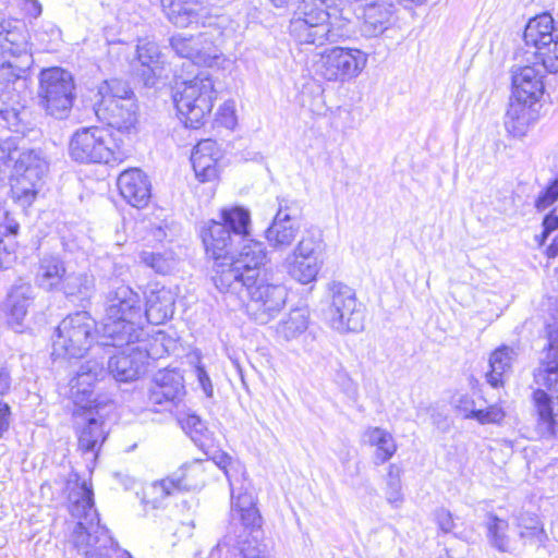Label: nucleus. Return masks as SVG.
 I'll use <instances>...</instances> for the list:
<instances>
[{"instance_id":"f257e3e1","label":"nucleus","mask_w":558,"mask_h":558,"mask_svg":"<svg viewBox=\"0 0 558 558\" xmlns=\"http://www.w3.org/2000/svg\"><path fill=\"white\" fill-rule=\"evenodd\" d=\"M70 513L77 520L72 532V543L85 558H123L124 551L100 526L94 505L92 485L83 482L69 495Z\"/></svg>"},{"instance_id":"f03ea898","label":"nucleus","mask_w":558,"mask_h":558,"mask_svg":"<svg viewBox=\"0 0 558 558\" xmlns=\"http://www.w3.org/2000/svg\"><path fill=\"white\" fill-rule=\"evenodd\" d=\"M143 308L141 295L128 286L109 291L98 344L121 348L143 341Z\"/></svg>"},{"instance_id":"7ed1b4c3","label":"nucleus","mask_w":558,"mask_h":558,"mask_svg":"<svg viewBox=\"0 0 558 558\" xmlns=\"http://www.w3.org/2000/svg\"><path fill=\"white\" fill-rule=\"evenodd\" d=\"M339 10L328 0H301L290 20L289 34L301 48L312 50L345 36Z\"/></svg>"},{"instance_id":"20e7f679","label":"nucleus","mask_w":558,"mask_h":558,"mask_svg":"<svg viewBox=\"0 0 558 558\" xmlns=\"http://www.w3.org/2000/svg\"><path fill=\"white\" fill-rule=\"evenodd\" d=\"M262 515L256 508L254 496L241 490L231 497V509L227 530L211 550L219 556L222 548L241 555L243 558H267L262 555Z\"/></svg>"},{"instance_id":"39448f33","label":"nucleus","mask_w":558,"mask_h":558,"mask_svg":"<svg viewBox=\"0 0 558 558\" xmlns=\"http://www.w3.org/2000/svg\"><path fill=\"white\" fill-rule=\"evenodd\" d=\"M250 225L247 209L239 206L221 209L219 220H209L201 230L206 254L216 264L229 259L235 246L250 236Z\"/></svg>"},{"instance_id":"423d86ee","label":"nucleus","mask_w":558,"mask_h":558,"mask_svg":"<svg viewBox=\"0 0 558 558\" xmlns=\"http://www.w3.org/2000/svg\"><path fill=\"white\" fill-rule=\"evenodd\" d=\"M13 162L11 190L24 203H31L37 186L48 170V163L40 150L17 149L0 146V173L7 172Z\"/></svg>"},{"instance_id":"0eeeda50","label":"nucleus","mask_w":558,"mask_h":558,"mask_svg":"<svg viewBox=\"0 0 558 558\" xmlns=\"http://www.w3.org/2000/svg\"><path fill=\"white\" fill-rule=\"evenodd\" d=\"M246 241L247 244L235 258L231 257L230 263L222 260L215 265L213 281L219 291L241 294L245 283L263 277L260 269L267 262L264 244L248 239Z\"/></svg>"},{"instance_id":"6e6552de","label":"nucleus","mask_w":558,"mask_h":558,"mask_svg":"<svg viewBox=\"0 0 558 558\" xmlns=\"http://www.w3.org/2000/svg\"><path fill=\"white\" fill-rule=\"evenodd\" d=\"M122 144L109 129L84 126L72 134L69 155L78 163H118L125 157Z\"/></svg>"},{"instance_id":"1a4fd4ad","label":"nucleus","mask_w":558,"mask_h":558,"mask_svg":"<svg viewBox=\"0 0 558 558\" xmlns=\"http://www.w3.org/2000/svg\"><path fill=\"white\" fill-rule=\"evenodd\" d=\"M217 92L213 78L205 72L177 86L173 101L180 120L186 128L198 129L211 112Z\"/></svg>"},{"instance_id":"9d476101","label":"nucleus","mask_w":558,"mask_h":558,"mask_svg":"<svg viewBox=\"0 0 558 558\" xmlns=\"http://www.w3.org/2000/svg\"><path fill=\"white\" fill-rule=\"evenodd\" d=\"M97 324L88 312L68 315L57 326L52 336V356L82 357L97 338Z\"/></svg>"},{"instance_id":"9b49d317","label":"nucleus","mask_w":558,"mask_h":558,"mask_svg":"<svg viewBox=\"0 0 558 558\" xmlns=\"http://www.w3.org/2000/svg\"><path fill=\"white\" fill-rule=\"evenodd\" d=\"M74 82L61 68L44 69L39 74L38 98L46 112L54 118L68 117L74 99Z\"/></svg>"},{"instance_id":"f8f14e48","label":"nucleus","mask_w":558,"mask_h":558,"mask_svg":"<svg viewBox=\"0 0 558 558\" xmlns=\"http://www.w3.org/2000/svg\"><path fill=\"white\" fill-rule=\"evenodd\" d=\"M243 292L246 293V312L259 325L271 322L286 306L288 291L284 286L269 282L265 275L245 283Z\"/></svg>"},{"instance_id":"ddd939ff","label":"nucleus","mask_w":558,"mask_h":558,"mask_svg":"<svg viewBox=\"0 0 558 558\" xmlns=\"http://www.w3.org/2000/svg\"><path fill=\"white\" fill-rule=\"evenodd\" d=\"M367 54L360 49L335 47L325 51L313 68L317 76L329 82H345L360 75Z\"/></svg>"},{"instance_id":"4468645a","label":"nucleus","mask_w":558,"mask_h":558,"mask_svg":"<svg viewBox=\"0 0 558 558\" xmlns=\"http://www.w3.org/2000/svg\"><path fill=\"white\" fill-rule=\"evenodd\" d=\"M170 46L177 56L189 59L194 64L215 66L225 61L211 32L190 36L175 34L170 38Z\"/></svg>"},{"instance_id":"2eb2a0df","label":"nucleus","mask_w":558,"mask_h":558,"mask_svg":"<svg viewBox=\"0 0 558 558\" xmlns=\"http://www.w3.org/2000/svg\"><path fill=\"white\" fill-rule=\"evenodd\" d=\"M94 111L99 121L120 134L129 135L136 132L137 105L134 98L97 100Z\"/></svg>"},{"instance_id":"dca6fc26","label":"nucleus","mask_w":558,"mask_h":558,"mask_svg":"<svg viewBox=\"0 0 558 558\" xmlns=\"http://www.w3.org/2000/svg\"><path fill=\"white\" fill-rule=\"evenodd\" d=\"M526 46L535 47L549 60L558 61V20L549 13L531 19L524 29Z\"/></svg>"},{"instance_id":"f3484780","label":"nucleus","mask_w":558,"mask_h":558,"mask_svg":"<svg viewBox=\"0 0 558 558\" xmlns=\"http://www.w3.org/2000/svg\"><path fill=\"white\" fill-rule=\"evenodd\" d=\"M96 408L82 404L73 413L78 448L84 453L95 452L106 439L105 422Z\"/></svg>"},{"instance_id":"a211bd4d","label":"nucleus","mask_w":558,"mask_h":558,"mask_svg":"<svg viewBox=\"0 0 558 558\" xmlns=\"http://www.w3.org/2000/svg\"><path fill=\"white\" fill-rule=\"evenodd\" d=\"M128 348L109 357L107 367L109 374L122 383L133 381L145 372L148 353L145 348L126 344Z\"/></svg>"},{"instance_id":"6ab92c4d","label":"nucleus","mask_w":558,"mask_h":558,"mask_svg":"<svg viewBox=\"0 0 558 558\" xmlns=\"http://www.w3.org/2000/svg\"><path fill=\"white\" fill-rule=\"evenodd\" d=\"M168 21L177 27L207 24L209 11L199 0H160Z\"/></svg>"},{"instance_id":"aec40b11","label":"nucleus","mask_w":558,"mask_h":558,"mask_svg":"<svg viewBox=\"0 0 558 558\" xmlns=\"http://www.w3.org/2000/svg\"><path fill=\"white\" fill-rule=\"evenodd\" d=\"M183 376L177 369H160L154 377L149 400L154 404H178L185 395Z\"/></svg>"},{"instance_id":"412c9836","label":"nucleus","mask_w":558,"mask_h":558,"mask_svg":"<svg viewBox=\"0 0 558 558\" xmlns=\"http://www.w3.org/2000/svg\"><path fill=\"white\" fill-rule=\"evenodd\" d=\"M300 228L298 216L288 206L280 205L272 223L266 230V239L274 248L284 250L292 245Z\"/></svg>"},{"instance_id":"4be33fe9","label":"nucleus","mask_w":558,"mask_h":558,"mask_svg":"<svg viewBox=\"0 0 558 558\" xmlns=\"http://www.w3.org/2000/svg\"><path fill=\"white\" fill-rule=\"evenodd\" d=\"M109 374L101 361L90 359L85 361L78 368L76 375L70 380V389L75 403L78 405L86 401L90 402L92 387Z\"/></svg>"},{"instance_id":"5701e85b","label":"nucleus","mask_w":558,"mask_h":558,"mask_svg":"<svg viewBox=\"0 0 558 558\" xmlns=\"http://www.w3.org/2000/svg\"><path fill=\"white\" fill-rule=\"evenodd\" d=\"M121 196L133 207L143 208L150 199V182L140 169L123 171L118 178Z\"/></svg>"},{"instance_id":"b1692460","label":"nucleus","mask_w":558,"mask_h":558,"mask_svg":"<svg viewBox=\"0 0 558 558\" xmlns=\"http://www.w3.org/2000/svg\"><path fill=\"white\" fill-rule=\"evenodd\" d=\"M71 302H86L96 292V279L86 269H72L68 267L59 290Z\"/></svg>"},{"instance_id":"393cba45","label":"nucleus","mask_w":558,"mask_h":558,"mask_svg":"<svg viewBox=\"0 0 558 558\" xmlns=\"http://www.w3.org/2000/svg\"><path fill=\"white\" fill-rule=\"evenodd\" d=\"M175 293L166 287L156 284L146 294V308L143 317L153 324L161 325L174 314Z\"/></svg>"},{"instance_id":"a878e982","label":"nucleus","mask_w":558,"mask_h":558,"mask_svg":"<svg viewBox=\"0 0 558 558\" xmlns=\"http://www.w3.org/2000/svg\"><path fill=\"white\" fill-rule=\"evenodd\" d=\"M542 74L533 66H524L512 76V94L523 101L537 104L544 94Z\"/></svg>"},{"instance_id":"bb28decb","label":"nucleus","mask_w":558,"mask_h":558,"mask_svg":"<svg viewBox=\"0 0 558 558\" xmlns=\"http://www.w3.org/2000/svg\"><path fill=\"white\" fill-rule=\"evenodd\" d=\"M512 94L509 107L505 117L506 129L514 136L525 134L529 125L536 120L537 112L534 109L536 104L523 101Z\"/></svg>"},{"instance_id":"cd10ccee","label":"nucleus","mask_w":558,"mask_h":558,"mask_svg":"<svg viewBox=\"0 0 558 558\" xmlns=\"http://www.w3.org/2000/svg\"><path fill=\"white\" fill-rule=\"evenodd\" d=\"M533 400L538 416L537 428L542 437H553L558 430V397L553 401L541 388L533 392Z\"/></svg>"},{"instance_id":"c85d7f7f","label":"nucleus","mask_w":558,"mask_h":558,"mask_svg":"<svg viewBox=\"0 0 558 558\" xmlns=\"http://www.w3.org/2000/svg\"><path fill=\"white\" fill-rule=\"evenodd\" d=\"M391 8V3L387 0H373L365 3L363 34L367 37H376L383 34L390 22Z\"/></svg>"},{"instance_id":"c756f323","label":"nucleus","mask_w":558,"mask_h":558,"mask_svg":"<svg viewBox=\"0 0 558 558\" xmlns=\"http://www.w3.org/2000/svg\"><path fill=\"white\" fill-rule=\"evenodd\" d=\"M136 57L143 66L142 75L146 86H153L155 78L161 71V52L158 45L149 39H138Z\"/></svg>"},{"instance_id":"7c9ffc66","label":"nucleus","mask_w":558,"mask_h":558,"mask_svg":"<svg viewBox=\"0 0 558 558\" xmlns=\"http://www.w3.org/2000/svg\"><path fill=\"white\" fill-rule=\"evenodd\" d=\"M534 381L549 390L558 387V345L551 341L543 352L539 366L534 371Z\"/></svg>"},{"instance_id":"2f4dec72","label":"nucleus","mask_w":558,"mask_h":558,"mask_svg":"<svg viewBox=\"0 0 558 558\" xmlns=\"http://www.w3.org/2000/svg\"><path fill=\"white\" fill-rule=\"evenodd\" d=\"M518 356V351L508 345H501L492 352L489 356L490 371L486 374V380L492 387H499L504 384V376L512 367V363Z\"/></svg>"},{"instance_id":"473e14b6","label":"nucleus","mask_w":558,"mask_h":558,"mask_svg":"<svg viewBox=\"0 0 558 558\" xmlns=\"http://www.w3.org/2000/svg\"><path fill=\"white\" fill-rule=\"evenodd\" d=\"M27 66L0 59V98L20 94L26 88Z\"/></svg>"},{"instance_id":"72a5a7b5","label":"nucleus","mask_w":558,"mask_h":558,"mask_svg":"<svg viewBox=\"0 0 558 558\" xmlns=\"http://www.w3.org/2000/svg\"><path fill=\"white\" fill-rule=\"evenodd\" d=\"M324 260L296 257L295 254H288L284 259V267L291 278L302 284H307L316 280L318 272L323 267Z\"/></svg>"},{"instance_id":"f704fd0d","label":"nucleus","mask_w":558,"mask_h":558,"mask_svg":"<svg viewBox=\"0 0 558 558\" xmlns=\"http://www.w3.org/2000/svg\"><path fill=\"white\" fill-rule=\"evenodd\" d=\"M2 105L0 107V119L5 126L14 132H23L28 118V111L21 104L20 94H12L4 98H0Z\"/></svg>"},{"instance_id":"c9c22d12","label":"nucleus","mask_w":558,"mask_h":558,"mask_svg":"<svg viewBox=\"0 0 558 558\" xmlns=\"http://www.w3.org/2000/svg\"><path fill=\"white\" fill-rule=\"evenodd\" d=\"M364 441L376 447L375 463L383 464L393 457L397 445L392 435L380 427H368L363 435Z\"/></svg>"},{"instance_id":"e433bc0d","label":"nucleus","mask_w":558,"mask_h":558,"mask_svg":"<svg viewBox=\"0 0 558 558\" xmlns=\"http://www.w3.org/2000/svg\"><path fill=\"white\" fill-rule=\"evenodd\" d=\"M66 269L68 267L59 257L46 256L41 258L39 264L36 275L37 283L47 291H58Z\"/></svg>"},{"instance_id":"4c0bfd02","label":"nucleus","mask_w":558,"mask_h":558,"mask_svg":"<svg viewBox=\"0 0 558 558\" xmlns=\"http://www.w3.org/2000/svg\"><path fill=\"white\" fill-rule=\"evenodd\" d=\"M33 301V288L31 283L20 281L15 283L5 302L10 316L20 324L26 316Z\"/></svg>"},{"instance_id":"58836bf2","label":"nucleus","mask_w":558,"mask_h":558,"mask_svg":"<svg viewBox=\"0 0 558 558\" xmlns=\"http://www.w3.org/2000/svg\"><path fill=\"white\" fill-rule=\"evenodd\" d=\"M328 292L330 296V304L326 312L328 319L341 313L342 310H351V313L353 312L357 300L352 288L342 282L332 281L328 286Z\"/></svg>"},{"instance_id":"ea45409f","label":"nucleus","mask_w":558,"mask_h":558,"mask_svg":"<svg viewBox=\"0 0 558 558\" xmlns=\"http://www.w3.org/2000/svg\"><path fill=\"white\" fill-rule=\"evenodd\" d=\"M205 468L204 462L201 460H194L190 463L184 464L173 477L178 490H196L205 484Z\"/></svg>"},{"instance_id":"a19ab883","label":"nucleus","mask_w":558,"mask_h":558,"mask_svg":"<svg viewBox=\"0 0 558 558\" xmlns=\"http://www.w3.org/2000/svg\"><path fill=\"white\" fill-rule=\"evenodd\" d=\"M330 326L339 332H359L363 329L364 314L362 304L356 302V306L351 314V310H342L338 315L328 319Z\"/></svg>"},{"instance_id":"79ce46f5","label":"nucleus","mask_w":558,"mask_h":558,"mask_svg":"<svg viewBox=\"0 0 558 558\" xmlns=\"http://www.w3.org/2000/svg\"><path fill=\"white\" fill-rule=\"evenodd\" d=\"M325 244L319 231H306L289 254L296 257L323 260Z\"/></svg>"},{"instance_id":"37998d69","label":"nucleus","mask_w":558,"mask_h":558,"mask_svg":"<svg viewBox=\"0 0 558 558\" xmlns=\"http://www.w3.org/2000/svg\"><path fill=\"white\" fill-rule=\"evenodd\" d=\"M308 320L305 311L296 308L289 313L276 327L279 337L289 341L299 337L307 329Z\"/></svg>"},{"instance_id":"c03bdc74","label":"nucleus","mask_w":558,"mask_h":558,"mask_svg":"<svg viewBox=\"0 0 558 558\" xmlns=\"http://www.w3.org/2000/svg\"><path fill=\"white\" fill-rule=\"evenodd\" d=\"M179 492L173 477H167L161 481H156L147 486L144 490L143 502L150 504L154 508L159 505L170 495Z\"/></svg>"},{"instance_id":"a18cd8bd","label":"nucleus","mask_w":558,"mask_h":558,"mask_svg":"<svg viewBox=\"0 0 558 558\" xmlns=\"http://www.w3.org/2000/svg\"><path fill=\"white\" fill-rule=\"evenodd\" d=\"M191 162L196 178L202 182L214 181L218 177L217 157L213 155H199L192 151Z\"/></svg>"},{"instance_id":"49530a36","label":"nucleus","mask_w":558,"mask_h":558,"mask_svg":"<svg viewBox=\"0 0 558 558\" xmlns=\"http://www.w3.org/2000/svg\"><path fill=\"white\" fill-rule=\"evenodd\" d=\"M141 262L160 275L169 274L175 266V258L171 252H147L140 255Z\"/></svg>"},{"instance_id":"de8ad7c7","label":"nucleus","mask_w":558,"mask_h":558,"mask_svg":"<svg viewBox=\"0 0 558 558\" xmlns=\"http://www.w3.org/2000/svg\"><path fill=\"white\" fill-rule=\"evenodd\" d=\"M211 461L223 471L230 484L231 497L234 499L235 494H238L234 482L238 481L240 473L243 474L244 469L242 464L239 461H234L232 457L222 451L215 453Z\"/></svg>"},{"instance_id":"09e8293b","label":"nucleus","mask_w":558,"mask_h":558,"mask_svg":"<svg viewBox=\"0 0 558 558\" xmlns=\"http://www.w3.org/2000/svg\"><path fill=\"white\" fill-rule=\"evenodd\" d=\"M509 524L506 520L499 519L495 515L490 517L487 523L488 537L490 544L499 551H510L511 545L507 536Z\"/></svg>"},{"instance_id":"8fccbe9b","label":"nucleus","mask_w":558,"mask_h":558,"mask_svg":"<svg viewBox=\"0 0 558 558\" xmlns=\"http://www.w3.org/2000/svg\"><path fill=\"white\" fill-rule=\"evenodd\" d=\"M133 92L129 87V85L118 78H112L109 81L102 82V84L98 88L97 96L98 100H117V99H126L133 98Z\"/></svg>"},{"instance_id":"3c124183","label":"nucleus","mask_w":558,"mask_h":558,"mask_svg":"<svg viewBox=\"0 0 558 558\" xmlns=\"http://www.w3.org/2000/svg\"><path fill=\"white\" fill-rule=\"evenodd\" d=\"M401 470L396 464H390L386 480V499L395 508L401 506L403 495L401 492Z\"/></svg>"},{"instance_id":"603ef678","label":"nucleus","mask_w":558,"mask_h":558,"mask_svg":"<svg viewBox=\"0 0 558 558\" xmlns=\"http://www.w3.org/2000/svg\"><path fill=\"white\" fill-rule=\"evenodd\" d=\"M180 425L191 438L196 441L204 430H206L205 423L196 414H185L178 418Z\"/></svg>"},{"instance_id":"864d4df0","label":"nucleus","mask_w":558,"mask_h":558,"mask_svg":"<svg viewBox=\"0 0 558 558\" xmlns=\"http://www.w3.org/2000/svg\"><path fill=\"white\" fill-rule=\"evenodd\" d=\"M505 417V412L498 404H493L486 409H477L473 420L480 424H498Z\"/></svg>"},{"instance_id":"5fc2aeb1","label":"nucleus","mask_w":558,"mask_h":558,"mask_svg":"<svg viewBox=\"0 0 558 558\" xmlns=\"http://www.w3.org/2000/svg\"><path fill=\"white\" fill-rule=\"evenodd\" d=\"M558 199V180L543 190L535 199V207L543 211L547 209L554 202Z\"/></svg>"},{"instance_id":"6e6d98bb","label":"nucleus","mask_w":558,"mask_h":558,"mask_svg":"<svg viewBox=\"0 0 558 558\" xmlns=\"http://www.w3.org/2000/svg\"><path fill=\"white\" fill-rule=\"evenodd\" d=\"M15 259V243L12 239L0 238V269L9 268Z\"/></svg>"},{"instance_id":"4d7b16f0","label":"nucleus","mask_w":558,"mask_h":558,"mask_svg":"<svg viewBox=\"0 0 558 558\" xmlns=\"http://www.w3.org/2000/svg\"><path fill=\"white\" fill-rule=\"evenodd\" d=\"M456 410L464 417V418H474L476 414V404L475 401L469 396H461L456 403Z\"/></svg>"},{"instance_id":"13d9d810","label":"nucleus","mask_w":558,"mask_h":558,"mask_svg":"<svg viewBox=\"0 0 558 558\" xmlns=\"http://www.w3.org/2000/svg\"><path fill=\"white\" fill-rule=\"evenodd\" d=\"M435 519H436V522H437L439 529L442 532L449 533L453 530L454 522H453L452 514L449 510H447L445 508H440V509L436 510Z\"/></svg>"},{"instance_id":"bf43d9fd","label":"nucleus","mask_w":558,"mask_h":558,"mask_svg":"<svg viewBox=\"0 0 558 558\" xmlns=\"http://www.w3.org/2000/svg\"><path fill=\"white\" fill-rule=\"evenodd\" d=\"M521 537L527 539L530 544L542 545L546 539L547 535L545 534L543 527L532 526L527 527L525 531L521 532Z\"/></svg>"},{"instance_id":"052dcab7","label":"nucleus","mask_w":558,"mask_h":558,"mask_svg":"<svg viewBox=\"0 0 558 558\" xmlns=\"http://www.w3.org/2000/svg\"><path fill=\"white\" fill-rule=\"evenodd\" d=\"M195 374H196L198 383H199L203 391L205 392V395L207 397H211L214 389H213L211 380H210L207 372L205 371V368L203 366H196Z\"/></svg>"},{"instance_id":"680f3d73","label":"nucleus","mask_w":558,"mask_h":558,"mask_svg":"<svg viewBox=\"0 0 558 558\" xmlns=\"http://www.w3.org/2000/svg\"><path fill=\"white\" fill-rule=\"evenodd\" d=\"M192 151H197L199 155H213L216 157L217 151V143L213 140H203L201 141Z\"/></svg>"},{"instance_id":"e2e57ef3","label":"nucleus","mask_w":558,"mask_h":558,"mask_svg":"<svg viewBox=\"0 0 558 558\" xmlns=\"http://www.w3.org/2000/svg\"><path fill=\"white\" fill-rule=\"evenodd\" d=\"M11 410L8 403L0 401V438L10 426Z\"/></svg>"},{"instance_id":"0e129e2a","label":"nucleus","mask_w":558,"mask_h":558,"mask_svg":"<svg viewBox=\"0 0 558 558\" xmlns=\"http://www.w3.org/2000/svg\"><path fill=\"white\" fill-rule=\"evenodd\" d=\"M221 116L223 123L228 128H232L235 124L236 118L233 102H225L223 107L221 108Z\"/></svg>"},{"instance_id":"69168bd1","label":"nucleus","mask_w":558,"mask_h":558,"mask_svg":"<svg viewBox=\"0 0 558 558\" xmlns=\"http://www.w3.org/2000/svg\"><path fill=\"white\" fill-rule=\"evenodd\" d=\"M11 375L4 363L0 362V396H3L10 390Z\"/></svg>"},{"instance_id":"338daca9","label":"nucleus","mask_w":558,"mask_h":558,"mask_svg":"<svg viewBox=\"0 0 558 558\" xmlns=\"http://www.w3.org/2000/svg\"><path fill=\"white\" fill-rule=\"evenodd\" d=\"M543 227H544L543 238H546V236H548V234L550 232H553L556 229H558V216L556 214H554V213L547 215L544 218Z\"/></svg>"},{"instance_id":"774afa93","label":"nucleus","mask_w":558,"mask_h":558,"mask_svg":"<svg viewBox=\"0 0 558 558\" xmlns=\"http://www.w3.org/2000/svg\"><path fill=\"white\" fill-rule=\"evenodd\" d=\"M547 255L550 258L558 256V236L553 240V243L547 248Z\"/></svg>"}]
</instances>
